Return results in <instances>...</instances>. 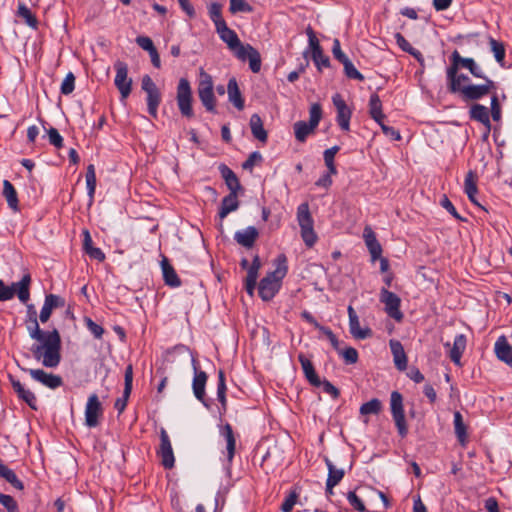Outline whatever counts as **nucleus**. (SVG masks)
<instances>
[{"label":"nucleus","mask_w":512,"mask_h":512,"mask_svg":"<svg viewBox=\"0 0 512 512\" xmlns=\"http://www.w3.org/2000/svg\"><path fill=\"white\" fill-rule=\"evenodd\" d=\"M297 221L301 229V237L308 247H312L317 241L314 231V220L311 216L308 203H302L297 208Z\"/></svg>","instance_id":"20e7f679"},{"label":"nucleus","mask_w":512,"mask_h":512,"mask_svg":"<svg viewBox=\"0 0 512 512\" xmlns=\"http://www.w3.org/2000/svg\"><path fill=\"white\" fill-rule=\"evenodd\" d=\"M363 237L365 240V244L371 254L372 260H376L380 258L382 253V248L380 243L378 242L375 233L370 227H365L363 232Z\"/></svg>","instance_id":"5701e85b"},{"label":"nucleus","mask_w":512,"mask_h":512,"mask_svg":"<svg viewBox=\"0 0 512 512\" xmlns=\"http://www.w3.org/2000/svg\"><path fill=\"white\" fill-rule=\"evenodd\" d=\"M342 64L344 66L345 75L348 78L356 79V80H359V81H363L364 80V76L355 68V66L350 61L349 58L347 60H345L344 62H342Z\"/></svg>","instance_id":"603ef678"},{"label":"nucleus","mask_w":512,"mask_h":512,"mask_svg":"<svg viewBox=\"0 0 512 512\" xmlns=\"http://www.w3.org/2000/svg\"><path fill=\"white\" fill-rule=\"evenodd\" d=\"M489 44H490L491 50L494 54L496 61L503 67L504 66V58H505L504 45L501 42H499L493 38L490 39Z\"/></svg>","instance_id":"09e8293b"},{"label":"nucleus","mask_w":512,"mask_h":512,"mask_svg":"<svg viewBox=\"0 0 512 512\" xmlns=\"http://www.w3.org/2000/svg\"><path fill=\"white\" fill-rule=\"evenodd\" d=\"M258 236V230L254 226H249L243 230L237 231L234 235V239L243 247L251 248Z\"/></svg>","instance_id":"aec40b11"},{"label":"nucleus","mask_w":512,"mask_h":512,"mask_svg":"<svg viewBox=\"0 0 512 512\" xmlns=\"http://www.w3.org/2000/svg\"><path fill=\"white\" fill-rule=\"evenodd\" d=\"M3 195L5 196L9 207L15 211L18 210L17 192L8 180H4L3 182Z\"/></svg>","instance_id":"ea45409f"},{"label":"nucleus","mask_w":512,"mask_h":512,"mask_svg":"<svg viewBox=\"0 0 512 512\" xmlns=\"http://www.w3.org/2000/svg\"><path fill=\"white\" fill-rule=\"evenodd\" d=\"M17 17L22 19L23 22L31 28H37L38 21L36 16L31 12V10L24 4L19 3L18 9L16 13Z\"/></svg>","instance_id":"4c0bfd02"},{"label":"nucleus","mask_w":512,"mask_h":512,"mask_svg":"<svg viewBox=\"0 0 512 512\" xmlns=\"http://www.w3.org/2000/svg\"><path fill=\"white\" fill-rule=\"evenodd\" d=\"M102 413L103 409L98 396L96 394L90 395L85 407V424L90 428L96 427Z\"/></svg>","instance_id":"ddd939ff"},{"label":"nucleus","mask_w":512,"mask_h":512,"mask_svg":"<svg viewBox=\"0 0 512 512\" xmlns=\"http://www.w3.org/2000/svg\"><path fill=\"white\" fill-rule=\"evenodd\" d=\"M229 11L231 14L251 13L253 7L245 0H229Z\"/></svg>","instance_id":"de8ad7c7"},{"label":"nucleus","mask_w":512,"mask_h":512,"mask_svg":"<svg viewBox=\"0 0 512 512\" xmlns=\"http://www.w3.org/2000/svg\"><path fill=\"white\" fill-rule=\"evenodd\" d=\"M86 186L88 195L90 197V200L92 201L95 194L96 189V173H95V167L93 164L88 165L87 171H86Z\"/></svg>","instance_id":"49530a36"},{"label":"nucleus","mask_w":512,"mask_h":512,"mask_svg":"<svg viewBox=\"0 0 512 512\" xmlns=\"http://www.w3.org/2000/svg\"><path fill=\"white\" fill-rule=\"evenodd\" d=\"M161 269L163 274V279L166 285L170 287H179L181 285V281L173 268V266L170 264L169 260L166 257H163L161 260Z\"/></svg>","instance_id":"393cba45"},{"label":"nucleus","mask_w":512,"mask_h":512,"mask_svg":"<svg viewBox=\"0 0 512 512\" xmlns=\"http://www.w3.org/2000/svg\"><path fill=\"white\" fill-rule=\"evenodd\" d=\"M477 174L470 170L465 177L464 181V191L468 198H472L473 195H476L478 192L477 188Z\"/></svg>","instance_id":"37998d69"},{"label":"nucleus","mask_w":512,"mask_h":512,"mask_svg":"<svg viewBox=\"0 0 512 512\" xmlns=\"http://www.w3.org/2000/svg\"><path fill=\"white\" fill-rule=\"evenodd\" d=\"M75 88V76L72 72H69L64 78L61 84V93L64 95H69L73 92Z\"/></svg>","instance_id":"5fc2aeb1"},{"label":"nucleus","mask_w":512,"mask_h":512,"mask_svg":"<svg viewBox=\"0 0 512 512\" xmlns=\"http://www.w3.org/2000/svg\"><path fill=\"white\" fill-rule=\"evenodd\" d=\"M469 77L463 73H459L457 76H456V80H455V86L453 88V85L450 84L448 86V90L450 93H453V94H460L463 90V86L462 83H465L468 84L469 82Z\"/></svg>","instance_id":"864d4df0"},{"label":"nucleus","mask_w":512,"mask_h":512,"mask_svg":"<svg viewBox=\"0 0 512 512\" xmlns=\"http://www.w3.org/2000/svg\"><path fill=\"white\" fill-rule=\"evenodd\" d=\"M116 76L114 79L115 86L121 94V98H127L132 89V79L128 77V66L122 61H117L114 65Z\"/></svg>","instance_id":"9d476101"},{"label":"nucleus","mask_w":512,"mask_h":512,"mask_svg":"<svg viewBox=\"0 0 512 512\" xmlns=\"http://www.w3.org/2000/svg\"><path fill=\"white\" fill-rule=\"evenodd\" d=\"M325 463L328 468V477H327L328 486H329V488L335 487L343 479V477L345 475V471L341 468H336L334 466V464L330 461V459L327 457L325 458Z\"/></svg>","instance_id":"c9c22d12"},{"label":"nucleus","mask_w":512,"mask_h":512,"mask_svg":"<svg viewBox=\"0 0 512 512\" xmlns=\"http://www.w3.org/2000/svg\"><path fill=\"white\" fill-rule=\"evenodd\" d=\"M86 326L88 330L94 335L95 338L101 339L104 333V329L95 323L92 319L86 318L85 319Z\"/></svg>","instance_id":"69168bd1"},{"label":"nucleus","mask_w":512,"mask_h":512,"mask_svg":"<svg viewBox=\"0 0 512 512\" xmlns=\"http://www.w3.org/2000/svg\"><path fill=\"white\" fill-rule=\"evenodd\" d=\"M338 353L344 358L345 362L348 364H354L358 360V352L353 347H347L344 350L339 349Z\"/></svg>","instance_id":"13d9d810"},{"label":"nucleus","mask_w":512,"mask_h":512,"mask_svg":"<svg viewBox=\"0 0 512 512\" xmlns=\"http://www.w3.org/2000/svg\"><path fill=\"white\" fill-rule=\"evenodd\" d=\"M369 113L372 119H374L377 123H380L385 118V115L382 112V102L376 93H373L370 96Z\"/></svg>","instance_id":"e433bc0d"},{"label":"nucleus","mask_w":512,"mask_h":512,"mask_svg":"<svg viewBox=\"0 0 512 512\" xmlns=\"http://www.w3.org/2000/svg\"><path fill=\"white\" fill-rule=\"evenodd\" d=\"M462 67L469 70V72L476 78L485 79L487 78L483 72V69L475 62L473 58L462 57Z\"/></svg>","instance_id":"c03bdc74"},{"label":"nucleus","mask_w":512,"mask_h":512,"mask_svg":"<svg viewBox=\"0 0 512 512\" xmlns=\"http://www.w3.org/2000/svg\"><path fill=\"white\" fill-rule=\"evenodd\" d=\"M446 347L450 348V359L455 364H460V360L462 357L463 352L466 348V337L463 334H459L454 338V342L452 347L450 346V343L445 344Z\"/></svg>","instance_id":"a878e982"},{"label":"nucleus","mask_w":512,"mask_h":512,"mask_svg":"<svg viewBox=\"0 0 512 512\" xmlns=\"http://www.w3.org/2000/svg\"><path fill=\"white\" fill-rule=\"evenodd\" d=\"M198 97L208 112L216 113V97L214 95L213 79L203 68L199 70Z\"/></svg>","instance_id":"7ed1b4c3"},{"label":"nucleus","mask_w":512,"mask_h":512,"mask_svg":"<svg viewBox=\"0 0 512 512\" xmlns=\"http://www.w3.org/2000/svg\"><path fill=\"white\" fill-rule=\"evenodd\" d=\"M470 119L480 122L485 126L487 132L491 130V122L489 116V110L486 106L481 104H473L469 110Z\"/></svg>","instance_id":"412c9836"},{"label":"nucleus","mask_w":512,"mask_h":512,"mask_svg":"<svg viewBox=\"0 0 512 512\" xmlns=\"http://www.w3.org/2000/svg\"><path fill=\"white\" fill-rule=\"evenodd\" d=\"M208 10L210 19L214 23L216 29L226 24L222 17V5L220 3L212 2Z\"/></svg>","instance_id":"79ce46f5"},{"label":"nucleus","mask_w":512,"mask_h":512,"mask_svg":"<svg viewBox=\"0 0 512 512\" xmlns=\"http://www.w3.org/2000/svg\"><path fill=\"white\" fill-rule=\"evenodd\" d=\"M132 382H133V368L132 365L129 364L125 369L124 374V390L125 396H130L132 391Z\"/></svg>","instance_id":"052dcab7"},{"label":"nucleus","mask_w":512,"mask_h":512,"mask_svg":"<svg viewBox=\"0 0 512 512\" xmlns=\"http://www.w3.org/2000/svg\"><path fill=\"white\" fill-rule=\"evenodd\" d=\"M219 171L230 192H239L242 189L237 175L227 165L221 164Z\"/></svg>","instance_id":"cd10ccee"},{"label":"nucleus","mask_w":512,"mask_h":512,"mask_svg":"<svg viewBox=\"0 0 512 512\" xmlns=\"http://www.w3.org/2000/svg\"><path fill=\"white\" fill-rule=\"evenodd\" d=\"M216 32L220 39L227 44L228 48L234 52L237 58H243L245 45L241 43L237 33L234 30L230 29L227 24H225L221 27H218Z\"/></svg>","instance_id":"9b49d317"},{"label":"nucleus","mask_w":512,"mask_h":512,"mask_svg":"<svg viewBox=\"0 0 512 512\" xmlns=\"http://www.w3.org/2000/svg\"><path fill=\"white\" fill-rule=\"evenodd\" d=\"M381 402L380 400L374 398L370 401L364 403L360 407V414L361 415H370V414H378L381 410Z\"/></svg>","instance_id":"8fccbe9b"},{"label":"nucleus","mask_w":512,"mask_h":512,"mask_svg":"<svg viewBox=\"0 0 512 512\" xmlns=\"http://www.w3.org/2000/svg\"><path fill=\"white\" fill-rule=\"evenodd\" d=\"M380 301L385 305V312L389 317L396 321H401L403 313L400 310L401 299L393 292L382 288L380 291Z\"/></svg>","instance_id":"1a4fd4ad"},{"label":"nucleus","mask_w":512,"mask_h":512,"mask_svg":"<svg viewBox=\"0 0 512 512\" xmlns=\"http://www.w3.org/2000/svg\"><path fill=\"white\" fill-rule=\"evenodd\" d=\"M45 304L52 310L55 308H61L65 306V300L61 296L55 294H48L45 296Z\"/></svg>","instance_id":"4d7b16f0"},{"label":"nucleus","mask_w":512,"mask_h":512,"mask_svg":"<svg viewBox=\"0 0 512 512\" xmlns=\"http://www.w3.org/2000/svg\"><path fill=\"white\" fill-rule=\"evenodd\" d=\"M491 116L494 121L501 119V107L495 93L491 97Z\"/></svg>","instance_id":"774afa93"},{"label":"nucleus","mask_w":512,"mask_h":512,"mask_svg":"<svg viewBox=\"0 0 512 512\" xmlns=\"http://www.w3.org/2000/svg\"><path fill=\"white\" fill-rule=\"evenodd\" d=\"M0 477L4 478L8 483H10L14 488L18 490L24 489V484L21 480L18 479L15 472L9 469L7 466L2 468L0 471Z\"/></svg>","instance_id":"a18cd8bd"},{"label":"nucleus","mask_w":512,"mask_h":512,"mask_svg":"<svg viewBox=\"0 0 512 512\" xmlns=\"http://www.w3.org/2000/svg\"><path fill=\"white\" fill-rule=\"evenodd\" d=\"M454 430L458 441L465 445L467 440V428L463 421V416L459 411L454 412Z\"/></svg>","instance_id":"58836bf2"},{"label":"nucleus","mask_w":512,"mask_h":512,"mask_svg":"<svg viewBox=\"0 0 512 512\" xmlns=\"http://www.w3.org/2000/svg\"><path fill=\"white\" fill-rule=\"evenodd\" d=\"M495 353L499 360L512 367V346L505 336H500L495 343Z\"/></svg>","instance_id":"6ab92c4d"},{"label":"nucleus","mask_w":512,"mask_h":512,"mask_svg":"<svg viewBox=\"0 0 512 512\" xmlns=\"http://www.w3.org/2000/svg\"><path fill=\"white\" fill-rule=\"evenodd\" d=\"M192 366L194 369V377L192 381V389L194 396L198 399L205 407H208V403L205 398V386L207 383L208 376L206 372L198 370V362L192 357Z\"/></svg>","instance_id":"f8f14e48"},{"label":"nucleus","mask_w":512,"mask_h":512,"mask_svg":"<svg viewBox=\"0 0 512 512\" xmlns=\"http://www.w3.org/2000/svg\"><path fill=\"white\" fill-rule=\"evenodd\" d=\"M84 239H83V248L85 252L89 255L90 258L95 259L99 262L105 260V254L100 248L93 247L92 238L88 230L83 231Z\"/></svg>","instance_id":"72a5a7b5"},{"label":"nucleus","mask_w":512,"mask_h":512,"mask_svg":"<svg viewBox=\"0 0 512 512\" xmlns=\"http://www.w3.org/2000/svg\"><path fill=\"white\" fill-rule=\"evenodd\" d=\"M29 336L38 342L31 347L33 357L42 362L47 368H55L61 361V336L54 328L51 331L40 329L37 312L33 304L27 305V319L25 320Z\"/></svg>","instance_id":"f257e3e1"},{"label":"nucleus","mask_w":512,"mask_h":512,"mask_svg":"<svg viewBox=\"0 0 512 512\" xmlns=\"http://www.w3.org/2000/svg\"><path fill=\"white\" fill-rule=\"evenodd\" d=\"M309 123L310 128H317L322 118V108L319 103H313L309 109Z\"/></svg>","instance_id":"3c124183"},{"label":"nucleus","mask_w":512,"mask_h":512,"mask_svg":"<svg viewBox=\"0 0 512 512\" xmlns=\"http://www.w3.org/2000/svg\"><path fill=\"white\" fill-rule=\"evenodd\" d=\"M22 370L28 372L33 380L40 382L50 389H56L63 384L62 378L60 376L47 373L42 369L22 368Z\"/></svg>","instance_id":"dca6fc26"},{"label":"nucleus","mask_w":512,"mask_h":512,"mask_svg":"<svg viewBox=\"0 0 512 512\" xmlns=\"http://www.w3.org/2000/svg\"><path fill=\"white\" fill-rule=\"evenodd\" d=\"M158 455L161 457L162 465L166 469H171L174 466L175 458L170 438L166 430L163 428L160 431V447L158 450Z\"/></svg>","instance_id":"4468645a"},{"label":"nucleus","mask_w":512,"mask_h":512,"mask_svg":"<svg viewBox=\"0 0 512 512\" xmlns=\"http://www.w3.org/2000/svg\"><path fill=\"white\" fill-rule=\"evenodd\" d=\"M298 360L308 382L315 387L321 386V380L314 369L313 363L302 353L298 355Z\"/></svg>","instance_id":"4be33fe9"},{"label":"nucleus","mask_w":512,"mask_h":512,"mask_svg":"<svg viewBox=\"0 0 512 512\" xmlns=\"http://www.w3.org/2000/svg\"><path fill=\"white\" fill-rule=\"evenodd\" d=\"M241 61L249 60V67L252 72L258 73L261 69V56L260 53L250 44L244 46L243 58H238Z\"/></svg>","instance_id":"bb28decb"},{"label":"nucleus","mask_w":512,"mask_h":512,"mask_svg":"<svg viewBox=\"0 0 512 512\" xmlns=\"http://www.w3.org/2000/svg\"><path fill=\"white\" fill-rule=\"evenodd\" d=\"M347 500L349 502V504L354 507V509L360 511V512H365L366 509H365V506L362 502V500L356 495L355 492H348L347 494Z\"/></svg>","instance_id":"e2e57ef3"},{"label":"nucleus","mask_w":512,"mask_h":512,"mask_svg":"<svg viewBox=\"0 0 512 512\" xmlns=\"http://www.w3.org/2000/svg\"><path fill=\"white\" fill-rule=\"evenodd\" d=\"M263 159L262 155L260 152L258 151H254L252 152L249 157L247 158V160L242 164V168L244 170H249V171H252V169L254 168V166L261 162Z\"/></svg>","instance_id":"bf43d9fd"},{"label":"nucleus","mask_w":512,"mask_h":512,"mask_svg":"<svg viewBox=\"0 0 512 512\" xmlns=\"http://www.w3.org/2000/svg\"><path fill=\"white\" fill-rule=\"evenodd\" d=\"M227 93L229 101L238 109L242 110L244 108V99L242 97L241 91L239 89L237 80L235 78H231L227 84Z\"/></svg>","instance_id":"c85d7f7f"},{"label":"nucleus","mask_w":512,"mask_h":512,"mask_svg":"<svg viewBox=\"0 0 512 512\" xmlns=\"http://www.w3.org/2000/svg\"><path fill=\"white\" fill-rule=\"evenodd\" d=\"M48 140L51 145L56 147L57 149L63 147V137L60 135L58 130L54 127H50L47 130Z\"/></svg>","instance_id":"6e6d98bb"},{"label":"nucleus","mask_w":512,"mask_h":512,"mask_svg":"<svg viewBox=\"0 0 512 512\" xmlns=\"http://www.w3.org/2000/svg\"><path fill=\"white\" fill-rule=\"evenodd\" d=\"M9 380L18 398L27 403L31 409L37 410V398L35 394L13 376L10 375Z\"/></svg>","instance_id":"a211bd4d"},{"label":"nucleus","mask_w":512,"mask_h":512,"mask_svg":"<svg viewBox=\"0 0 512 512\" xmlns=\"http://www.w3.org/2000/svg\"><path fill=\"white\" fill-rule=\"evenodd\" d=\"M249 126L251 129V133L255 139L262 143H265L267 141V131L264 129L263 121L258 114L251 115Z\"/></svg>","instance_id":"c756f323"},{"label":"nucleus","mask_w":512,"mask_h":512,"mask_svg":"<svg viewBox=\"0 0 512 512\" xmlns=\"http://www.w3.org/2000/svg\"><path fill=\"white\" fill-rule=\"evenodd\" d=\"M462 56L457 50L451 55V65L446 70L447 86L450 84L455 86L456 76L459 74V68L462 67Z\"/></svg>","instance_id":"473e14b6"},{"label":"nucleus","mask_w":512,"mask_h":512,"mask_svg":"<svg viewBox=\"0 0 512 512\" xmlns=\"http://www.w3.org/2000/svg\"><path fill=\"white\" fill-rule=\"evenodd\" d=\"M238 192H230L227 196L222 199L219 217L224 219L229 213L235 211L239 207V201L237 198Z\"/></svg>","instance_id":"2f4dec72"},{"label":"nucleus","mask_w":512,"mask_h":512,"mask_svg":"<svg viewBox=\"0 0 512 512\" xmlns=\"http://www.w3.org/2000/svg\"><path fill=\"white\" fill-rule=\"evenodd\" d=\"M482 84H466L463 86L462 92L459 94L465 102L477 101L491 94L496 89L495 82L490 78L483 79Z\"/></svg>","instance_id":"39448f33"},{"label":"nucleus","mask_w":512,"mask_h":512,"mask_svg":"<svg viewBox=\"0 0 512 512\" xmlns=\"http://www.w3.org/2000/svg\"><path fill=\"white\" fill-rule=\"evenodd\" d=\"M312 60L317 66L318 70H321L323 67L327 68L330 66V59L328 56L324 55L323 50H320L319 56L316 55V53H313Z\"/></svg>","instance_id":"0e129e2a"},{"label":"nucleus","mask_w":512,"mask_h":512,"mask_svg":"<svg viewBox=\"0 0 512 512\" xmlns=\"http://www.w3.org/2000/svg\"><path fill=\"white\" fill-rule=\"evenodd\" d=\"M15 289L12 286H7L0 280V301H7L14 297Z\"/></svg>","instance_id":"338daca9"},{"label":"nucleus","mask_w":512,"mask_h":512,"mask_svg":"<svg viewBox=\"0 0 512 512\" xmlns=\"http://www.w3.org/2000/svg\"><path fill=\"white\" fill-rule=\"evenodd\" d=\"M333 104L337 110V123L344 131L350 129V119L352 115L351 109L346 105L340 94H335L332 98Z\"/></svg>","instance_id":"2eb2a0df"},{"label":"nucleus","mask_w":512,"mask_h":512,"mask_svg":"<svg viewBox=\"0 0 512 512\" xmlns=\"http://www.w3.org/2000/svg\"><path fill=\"white\" fill-rule=\"evenodd\" d=\"M347 312L349 317V330L351 335L354 338L360 340L370 338L373 334L372 330L368 327H360V322L357 313L351 305L348 306Z\"/></svg>","instance_id":"f3484780"},{"label":"nucleus","mask_w":512,"mask_h":512,"mask_svg":"<svg viewBox=\"0 0 512 512\" xmlns=\"http://www.w3.org/2000/svg\"><path fill=\"white\" fill-rule=\"evenodd\" d=\"M176 100L181 114L187 118H192L194 116L192 109V90L186 78L179 80Z\"/></svg>","instance_id":"0eeeda50"},{"label":"nucleus","mask_w":512,"mask_h":512,"mask_svg":"<svg viewBox=\"0 0 512 512\" xmlns=\"http://www.w3.org/2000/svg\"><path fill=\"white\" fill-rule=\"evenodd\" d=\"M141 88L147 94L148 113L156 118L158 106L161 102V93L149 75H144L141 80Z\"/></svg>","instance_id":"6e6552de"},{"label":"nucleus","mask_w":512,"mask_h":512,"mask_svg":"<svg viewBox=\"0 0 512 512\" xmlns=\"http://www.w3.org/2000/svg\"><path fill=\"white\" fill-rule=\"evenodd\" d=\"M298 499V494L295 491L289 493L281 505L282 512H291Z\"/></svg>","instance_id":"680f3d73"},{"label":"nucleus","mask_w":512,"mask_h":512,"mask_svg":"<svg viewBox=\"0 0 512 512\" xmlns=\"http://www.w3.org/2000/svg\"><path fill=\"white\" fill-rule=\"evenodd\" d=\"M390 409L397 431L404 438L408 434V428L404 414L403 397L398 391L391 393Z\"/></svg>","instance_id":"423d86ee"},{"label":"nucleus","mask_w":512,"mask_h":512,"mask_svg":"<svg viewBox=\"0 0 512 512\" xmlns=\"http://www.w3.org/2000/svg\"><path fill=\"white\" fill-rule=\"evenodd\" d=\"M275 269L261 279L258 287L259 296L264 301L271 300L280 288V282L288 271L287 258L284 254H280L274 260Z\"/></svg>","instance_id":"f03ea898"},{"label":"nucleus","mask_w":512,"mask_h":512,"mask_svg":"<svg viewBox=\"0 0 512 512\" xmlns=\"http://www.w3.org/2000/svg\"><path fill=\"white\" fill-rule=\"evenodd\" d=\"M221 434L226 441L227 459L229 462H232L235 454L236 440L231 425L228 423L224 425V427L221 430Z\"/></svg>","instance_id":"f704fd0d"},{"label":"nucleus","mask_w":512,"mask_h":512,"mask_svg":"<svg viewBox=\"0 0 512 512\" xmlns=\"http://www.w3.org/2000/svg\"><path fill=\"white\" fill-rule=\"evenodd\" d=\"M389 345L396 368L404 371L407 368V356L402 344L397 340H390Z\"/></svg>","instance_id":"b1692460"},{"label":"nucleus","mask_w":512,"mask_h":512,"mask_svg":"<svg viewBox=\"0 0 512 512\" xmlns=\"http://www.w3.org/2000/svg\"><path fill=\"white\" fill-rule=\"evenodd\" d=\"M31 283V276L29 273L23 275L22 279L19 282L13 283L11 286L15 289V294H17L19 300L22 303H26L30 298L29 287Z\"/></svg>","instance_id":"7c9ffc66"},{"label":"nucleus","mask_w":512,"mask_h":512,"mask_svg":"<svg viewBox=\"0 0 512 512\" xmlns=\"http://www.w3.org/2000/svg\"><path fill=\"white\" fill-rule=\"evenodd\" d=\"M295 138L299 142H304L307 137L312 134L316 128H310V123L298 121L294 124Z\"/></svg>","instance_id":"a19ab883"}]
</instances>
